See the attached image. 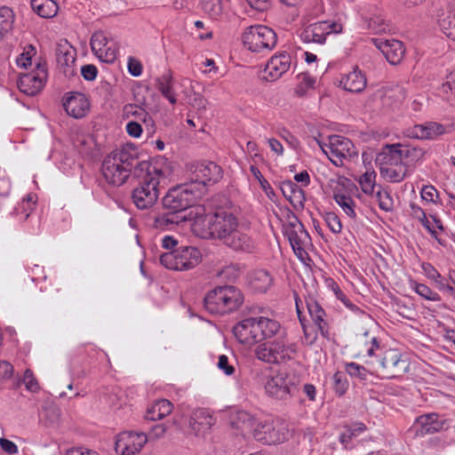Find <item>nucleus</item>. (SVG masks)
Listing matches in <instances>:
<instances>
[{"label": "nucleus", "mask_w": 455, "mask_h": 455, "mask_svg": "<svg viewBox=\"0 0 455 455\" xmlns=\"http://www.w3.org/2000/svg\"><path fill=\"white\" fill-rule=\"evenodd\" d=\"M23 383L25 384L27 390L32 393H36L40 389L38 381L30 369H27L25 371Z\"/></svg>", "instance_id": "e2e57ef3"}, {"label": "nucleus", "mask_w": 455, "mask_h": 455, "mask_svg": "<svg viewBox=\"0 0 455 455\" xmlns=\"http://www.w3.org/2000/svg\"><path fill=\"white\" fill-rule=\"evenodd\" d=\"M213 214L196 217L192 225L194 233L204 239L216 238Z\"/></svg>", "instance_id": "72a5a7b5"}, {"label": "nucleus", "mask_w": 455, "mask_h": 455, "mask_svg": "<svg viewBox=\"0 0 455 455\" xmlns=\"http://www.w3.org/2000/svg\"><path fill=\"white\" fill-rule=\"evenodd\" d=\"M447 132L446 127L436 122L416 124L407 130L408 137L419 140H436Z\"/></svg>", "instance_id": "b1692460"}, {"label": "nucleus", "mask_w": 455, "mask_h": 455, "mask_svg": "<svg viewBox=\"0 0 455 455\" xmlns=\"http://www.w3.org/2000/svg\"><path fill=\"white\" fill-rule=\"evenodd\" d=\"M222 242L235 251L251 253L256 250V242L249 234V231L240 226Z\"/></svg>", "instance_id": "6ab92c4d"}, {"label": "nucleus", "mask_w": 455, "mask_h": 455, "mask_svg": "<svg viewBox=\"0 0 455 455\" xmlns=\"http://www.w3.org/2000/svg\"><path fill=\"white\" fill-rule=\"evenodd\" d=\"M201 251L193 246H181L160 256L161 264L168 269L188 271L202 261Z\"/></svg>", "instance_id": "6e6552de"}, {"label": "nucleus", "mask_w": 455, "mask_h": 455, "mask_svg": "<svg viewBox=\"0 0 455 455\" xmlns=\"http://www.w3.org/2000/svg\"><path fill=\"white\" fill-rule=\"evenodd\" d=\"M295 304H296V310L298 314V317L299 319L300 324L302 326L303 331H304V342L307 345H312L317 339V333L315 331L314 327L307 326L305 323V318L302 316V300L299 299L298 297L295 298Z\"/></svg>", "instance_id": "c03bdc74"}, {"label": "nucleus", "mask_w": 455, "mask_h": 455, "mask_svg": "<svg viewBox=\"0 0 455 455\" xmlns=\"http://www.w3.org/2000/svg\"><path fill=\"white\" fill-rule=\"evenodd\" d=\"M365 363L371 367V375L382 379L399 378L410 370L408 360L395 348H381L374 360H366Z\"/></svg>", "instance_id": "f03ea898"}, {"label": "nucleus", "mask_w": 455, "mask_h": 455, "mask_svg": "<svg viewBox=\"0 0 455 455\" xmlns=\"http://www.w3.org/2000/svg\"><path fill=\"white\" fill-rule=\"evenodd\" d=\"M367 28L375 34H385L392 30V25L385 17L384 11L378 6H371L364 16Z\"/></svg>", "instance_id": "393cba45"}, {"label": "nucleus", "mask_w": 455, "mask_h": 455, "mask_svg": "<svg viewBox=\"0 0 455 455\" xmlns=\"http://www.w3.org/2000/svg\"><path fill=\"white\" fill-rule=\"evenodd\" d=\"M33 11L42 18L51 19L57 15L58 4L53 0H31Z\"/></svg>", "instance_id": "ea45409f"}, {"label": "nucleus", "mask_w": 455, "mask_h": 455, "mask_svg": "<svg viewBox=\"0 0 455 455\" xmlns=\"http://www.w3.org/2000/svg\"><path fill=\"white\" fill-rule=\"evenodd\" d=\"M253 318L256 322V329L260 341L271 339L281 330V324L275 319L266 316H257Z\"/></svg>", "instance_id": "2f4dec72"}, {"label": "nucleus", "mask_w": 455, "mask_h": 455, "mask_svg": "<svg viewBox=\"0 0 455 455\" xmlns=\"http://www.w3.org/2000/svg\"><path fill=\"white\" fill-rule=\"evenodd\" d=\"M202 8L204 12L213 19H217L223 10L220 0H203Z\"/></svg>", "instance_id": "4d7b16f0"}, {"label": "nucleus", "mask_w": 455, "mask_h": 455, "mask_svg": "<svg viewBox=\"0 0 455 455\" xmlns=\"http://www.w3.org/2000/svg\"><path fill=\"white\" fill-rule=\"evenodd\" d=\"M371 42L383 53L391 65H397L403 60L405 48L401 41L371 38Z\"/></svg>", "instance_id": "4be33fe9"}, {"label": "nucleus", "mask_w": 455, "mask_h": 455, "mask_svg": "<svg viewBox=\"0 0 455 455\" xmlns=\"http://www.w3.org/2000/svg\"><path fill=\"white\" fill-rule=\"evenodd\" d=\"M63 107L68 116L79 119L88 113L90 102L84 94L71 92L63 101Z\"/></svg>", "instance_id": "a878e982"}, {"label": "nucleus", "mask_w": 455, "mask_h": 455, "mask_svg": "<svg viewBox=\"0 0 455 455\" xmlns=\"http://www.w3.org/2000/svg\"><path fill=\"white\" fill-rule=\"evenodd\" d=\"M137 160L134 148L122 147L108 154L101 167L106 181L113 186L123 185L131 175V172Z\"/></svg>", "instance_id": "f257e3e1"}, {"label": "nucleus", "mask_w": 455, "mask_h": 455, "mask_svg": "<svg viewBox=\"0 0 455 455\" xmlns=\"http://www.w3.org/2000/svg\"><path fill=\"white\" fill-rule=\"evenodd\" d=\"M376 172L371 167L367 168L358 179V183L362 191L365 195H372L376 187Z\"/></svg>", "instance_id": "49530a36"}, {"label": "nucleus", "mask_w": 455, "mask_h": 455, "mask_svg": "<svg viewBox=\"0 0 455 455\" xmlns=\"http://www.w3.org/2000/svg\"><path fill=\"white\" fill-rule=\"evenodd\" d=\"M317 144L336 166L342 165L344 159H351L357 156L353 142L340 135H331L328 138L327 143L318 140Z\"/></svg>", "instance_id": "1a4fd4ad"}, {"label": "nucleus", "mask_w": 455, "mask_h": 455, "mask_svg": "<svg viewBox=\"0 0 455 455\" xmlns=\"http://www.w3.org/2000/svg\"><path fill=\"white\" fill-rule=\"evenodd\" d=\"M323 220L327 225V227L330 228V230L334 234H339L342 230V224L339 217L332 212H325L323 215Z\"/></svg>", "instance_id": "bf43d9fd"}, {"label": "nucleus", "mask_w": 455, "mask_h": 455, "mask_svg": "<svg viewBox=\"0 0 455 455\" xmlns=\"http://www.w3.org/2000/svg\"><path fill=\"white\" fill-rule=\"evenodd\" d=\"M333 199L350 220H355L357 219V210L359 208L352 196L344 191H337L334 193Z\"/></svg>", "instance_id": "c9c22d12"}, {"label": "nucleus", "mask_w": 455, "mask_h": 455, "mask_svg": "<svg viewBox=\"0 0 455 455\" xmlns=\"http://www.w3.org/2000/svg\"><path fill=\"white\" fill-rule=\"evenodd\" d=\"M57 60L61 66H70L76 60L75 50L70 46H68L66 49L60 47L57 52Z\"/></svg>", "instance_id": "13d9d810"}, {"label": "nucleus", "mask_w": 455, "mask_h": 455, "mask_svg": "<svg viewBox=\"0 0 455 455\" xmlns=\"http://www.w3.org/2000/svg\"><path fill=\"white\" fill-rule=\"evenodd\" d=\"M257 359L270 364H279L292 360L298 353V346L286 337L264 342L255 348Z\"/></svg>", "instance_id": "20e7f679"}, {"label": "nucleus", "mask_w": 455, "mask_h": 455, "mask_svg": "<svg viewBox=\"0 0 455 455\" xmlns=\"http://www.w3.org/2000/svg\"><path fill=\"white\" fill-rule=\"evenodd\" d=\"M367 85L365 74L355 66L347 73L340 75L339 86L350 92H361Z\"/></svg>", "instance_id": "bb28decb"}, {"label": "nucleus", "mask_w": 455, "mask_h": 455, "mask_svg": "<svg viewBox=\"0 0 455 455\" xmlns=\"http://www.w3.org/2000/svg\"><path fill=\"white\" fill-rule=\"evenodd\" d=\"M123 116L125 118H134L133 121H141L143 124H152L153 120L149 114L136 104H127L124 107Z\"/></svg>", "instance_id": "37998d69"}, {"label": "nucleus", "mask_w": 455, "mask_h": 455, "mask_svg": "<svg viewBox=\"0 0 455 455\" xmlns=\"http://www.w3.org/2000/svg\"><path fill=\"white\" fill-rule=\"evenodd\" d=\"M284 235L288 238L294 253L302 258L306 253L305 247L310 242V236L303 224L295 219L284 226Z\"/></svg>", "instance_id": "2eb2a0df"}, {"label": "nucleus", "mask_w": 455, "mask_h": 455, "mask_svg": "<svg viewBox=\"0 0 455 455\" xmlns=\"http://www.w3.org/2000/svg\"><path fill=\"white\" fill-rule=\"evenodd\" d=\"M438 191L433 185H425L420 190V197L427 204H437Z\"/></svg>", "instance_id": "052dcab7"}, {"label": "nucleus", "mask_w": 455, "mask_h": 455, "mask_svg": "<svg viewBox=\"0 0 455 455\" xmlns=\"http://www.w3.org/2000/svg\"><path fill=\"white\" fill-rule=\"evenodd\" d=\"M165 179L164 172L153 166L148 169L143 180L133 189L132 199L139 209H148L155 204L159 196L158 187Z\"/></svg>", "instance_id": "39448f33"}, {"label": "nucleus", "mask_w": 455, "mask_h": 455, "mask_svg": "<svg viewBox=\"0 0 455 455\" xmlns=\"http://www.w3.org/2000/svg\"><path fill=\"white\" fill-rule=\"evenodd\" d=\"M421 269L424 275L431 281H433L436 287L443 291L446 290L449 291H453V287L445 283L444 278L438 272V270L429 262H423L421 264Z\"/></svg>", "instance_id": "79ce46f5"}, {"label": "nucleus", "mask_w": 455, "mask_h": 455, "mask_svg": "<svg viewBox=\"0 0 455 455\" xmlns=\"http://www.w3.org/2000/svg\"><path fill=\"white\" fill-rule=\"evenodd\" d=\"M307 312L323 336L328 335L327 315L321 305L312 297H308L305 300Z\"/></svg>", "instance_id": "c85d7f7f"}, {"label": "nucleus", "mask_w": 455, "mask_h": 455, "mask_svg": "<svg viewBox=\"0 0 455 455\" xmlns=\"http://www.w3.org/2000/svg\"><path fill=\"white\" fill-rule=\"evenodd\" d=\"M411 287L417 294L427 300H441V296L437 292L434 291L431 288H429L427 284L412 282L411 283Z\"/></svg>", "instance_id": "3c124183"}, {"label": "nucleus", "mask_w": 455, "mask_h": 455, "mask_svg": "<svg viewBox=\"0 0 455 455\" xmlns=\"http://www.w3.org/2000/svg\"><path fill=\"white\" fill-rule=\"evenodd\" d=\"M450 419L434 412L420 415L416 419L414 422L416 435L419 436L433 435L443 430H447L450 428Z\"/></svg>", "instance_id": "4468645a"}, {"label": "nucleus", "mask_w": 455, "mask_h": 455, "mask_svg": "<svg viewBox=\"0 0 455 455\" xmlns=\"http://www.w3.org/2000/svg\"><path fill=\"white\" fill-rule=\"evenodd\" d=\"M367 369L364 366L356 363H348L346 364V371L352 378H356L360 380L367 379L369 374H371V367Z\"/></svg>", "instance_id": "864d4df0"}, {"label": "nucleus", "mask_w": 455, "mask_h": 455, "mask_svg": "<svg viewBox=\"0 0 455 455\" xmlns=\"http://www.w3.org/2000/svg\"><path fill=\"white\" fill-rule=\"evenodd\" d=\"M214 230L216 238L223 241L235 228L239 227V223L235 215L225 209H220L213 214Z\"/></svg>", "instance_id": "aec40b11"}, {"label": "nucleus", "mask_w": 455, "mask_h": 455, "mask_svg": "<svg viewBox=\"0 0 455 455\" xmlns=\"http://www.w3.org/2000/svg\"><path fill=\"white\" fill-rule=\"evenodd\" d=\"M342 24L336 21L323 20L312 23L300 33V38L304 43L324 44L326 36L331 33H340Z\"/></svg>", "instance_id": "ddd939ff"}, {"label": "nucleus", "mask_w": 455, "mask_h": 455, "mask_svg": "<svg viewBox=\"0 0 455 455\" xmlns=\"http://www.w3.org/2000/svg\"><path fill=\"white\" fill-rule=\"evenodd\" d=\"M191 187L192 185L186 184L170 189L163 198L164 208L174 213L191 207L200 196V192Z\"/></svg>", "instance_id": "9d476101"}, {"label": "nucleus", "mask_w": 455, "mask_h": 455, "mask_svg": "<svg viewBox=\"0 0 455 455\" xmlns=\"http://www.w3.org/2000/svg\"><path fill=\"white\" fill-rule=\"evenodd\" d=\"M280 189L284 197L293 205L303 204L304 191L295 182L283 180L280 183Z\"/></svg>", "instance_id": "4c0bfd02"}, {"label": "nucleus", "mask_w": 455, "mask_h": 455, "mask_svg": "<svg viewBox=\"0 0 455 455\" xmlns=\"http://www.w3.org/2000/svg\"><path fill=\"white\" fill-rule=\"evenodd\" d=\"M148 441L145 433L125 431L118 435L116 441V451L121 455L139 453Z\"/></svg>", "instance_id": "dca6fc26"}, {"label": "nucleus", "mask_w": 455, "mask_h": 455, "mask_svg": "<svg viewBox=\"0 0 455 455\" xmlns=\"http://www.w3.org/2000/svg\"><path fill=\"white\" fill-rule=\"evenodd\" d=\"M156 86L161 94L174 105L177 103L175 82L171 74H164L156 81Z\"/></svg>", "instance_id": "58836bf2"}, {"label": "nucleus", "mask_w": 455, "mask_h": 455, "mask_svg": "<svg viewBox=\"0 0 455 455\" xmlns=\"http://www.w3.org/2000/svg\"><path fill=\"white\" fill-rule=\"evenodd\" d=\"M438 94L447 100L455 98V69L447 75L446 81L438 88Z\"/></svg>", "instance_id": "8fccbe9b"}, {"label": "nucleus", "mask_w": 455, "mask_h": 455, "mask_svg": "<svg viewBox=\"0 0 455 455\" xmlns=\"http://www.w3.org/2000/svg\"><path fill=\"white\" fill-rule=\"evenodd\" d=\"M233 331L242 344L252 345L260 341L253 317H248L239 322L234 327Z\"/></svg>", "instance_id": "cd10ccee"}, {"label": "nucleus", "mask_w": 455, "mask_h": 455, "mask_svg": "<svg viewBox=\"0 0 455 455\" xmlns=\"http://www.w3.org/2000/svg\"><path fill=\"white\" fill-rule=\"evenodd\" d=\"M241 274L242 267L236 263L226 265L218 272V275L227 281H235Z\"/></svg>", "instance_id": "5fc2aeb1"}, {"label": "nucleus", "mask_w": 455, "mask_h": 455, "mask_svg": "<svg viewBox=\"0 0 455 455\" xmlns=\"http://www.w3.org/2000/svg\"><path fill=\"white\" fill-rule=\"evenodd\" d=\"M334 389L339 395H342L347 389L348 384L342 372H336L333 377Z\"/></svg>", "instance_id": "0e129e2a"}, {"label": "nucleus", "mask_w": 455, "mask_h": 455, "mask_svg": "<svg viewBox=\"0 0 455 455\" xmlns=\"http://www.w3.org/2000/svg\"><path fill=\"white\" fill-rule=\"evenodd\" d=\"M298 84L294 88V94L298 97H303L307 92L314 88L315 84V77L311 76L307 73H301L298 76Z\"/></svg>", "instance_id": "09e8293b"}, {"label": "nucleus", "mask_w": 455, "mask_h": 455, "mask_svg": "<svg viewBox=\"0 0 455 455\" xmlns=\"http://www.w3.org/2000/svg\"><path fill=\"white\" fill-rule=\"evenodd\" d=\"M236 418L238 420V424H241L239 426L241 428H246L251 431L252 433L254 431V428L257 427V424L259 422L253 415L245 411H238L236 413Z\"/></svg>", "instance_id": "6e6d98bb"}, {"label": "nucleus", "mask_w": 455, "mask_h": 455, "mask_svg": "<svg viewBox=\"0 0 455 455\" xmlns=\"http://www.w3.org/2000/svg\"><path fill=\"white\" fill-rule=\"evenodd\" d=\"M172 409V403L167 399L156 401L147 409L145 419L152 421L161 420L170 415Z\"/></svg>", "instance_id": "f704fd0d"}, {"label": "nucleus", "mask_w": 455, "mask_h": 455, "mask_svg": "<svg viewBox=\"0 0 455 455\" xmlns=\"http://www.w3.org/2000/svg\"><path fill=\"white\" fill-rule=\"evenodd\" d=\"M244 47L257 53L272 51L277 43L275 32L264 25H254L244 29L242 35Z\"/></svg>", "instance_id": "0eeeda50"}, {"label": "nucleus", "mask_w": 455, "mask_h": 455, "mask_svg": "<svg viewBox=\"0 0 455 455\" xmlns=\"http://www.w3.org/2000/svg\"><path fill=\"white\" fill-rule=\"evenodd\" d=\"M217 366L228 376L233 375L235 371V367L232 364H230L228 357L225 355H221L219 356Z\"/></svg>", "instance_id": "338daca9"}, {"label": "nucleus", "mask_w": 455, "mask_h": 455, "mask_svg": "<svg viewBox=\"0 0 455 455\" xmlns=\"http://www.w3.org/2000/svg\"><path fill=\"white\" fill-rule=\"evenodd\" d=\"M222 177L221 168L213 162H204L195 165L191 180L200 185L216 183Z\"/></svg>", "instance_id": "5701e85b"}, {"label": "nucleus", "mask_w": 455, "mask_h": 455, "mask_svg": "<svg viewBox=\"0 0 455 455\" xmlns=\"http://www.w3.org/2000/svg\"><path fill=\"white\" fill-rule=\"evenodd\" d=\"M178 220H175L173 212L172 213H166L163 214L155 220V227L157 228H165L169 225H172L174 223H177Z\"/></svg>", "instance_id": "69168bd1"}, {"label": "nucleus", "mask_w": 455, "mask_h": 455, "mask_svg": "<svg viewBox=\"0 0 455 455\" xmlns=\"http://www.w3.org/2000/svg\"><path fill=\"white\" fill-rule=\"evenodd\" d=\"M214 424V419L205 409L195 410L189 419V427L196 435H204Z\"/></svg>", "instance_id": "c756f323"}, {"label": "nucleus", "mask_w": 455, "mask_h": 455, "mask_svg": "<svg viewBox=\"0 0 455 455\" xmlns=\"http://www.w3.org/2000/svg\"><path fill=\"white\" fill-rule=\"evenodd\" d=\"M92 52L102 62L113 63L118 55L117 43L105 31H96L91 38Z\"/></svg>", "instance_id": "f8f14e48"}, {"label": "nucleus", "mask_w": 455, "mask_h": 455, "mask_svg": "<svg viewBox=\"0 0 455 455\" xmlns=\"http://www.w3.org/2000/svg\"><path fill=\"white\" fill-rule=\"evenodd\" d=\"M299 382V376L292 371L277 370L266 377V394L277 400H286L291 395L292 388Z\"/></svg>", "instance_id": "423d86ee"}, {"label": "nucleus", "mask_w": 455, "mask_h": 455, "mask_svg": "<svg viewBox=\"0 0 455 455\" xmlns=\"http://www.w3.org/2000/svg\"><path fill=\"white\" fill-rule=\"evenodd\" d=\"M379 169L382 178L391 183L401 182L407 176V168L404 164L380 166Z\"/></svg>", "instance_id": "a19ab883"}, {"label": "nucleus", "mask_w": 455, "mask_h": 455, "mask_svg": "<svg viewBox=\"0 0 455 455\" xmlns=\"http://www.w3.org/2000/svg\"><path fill=\"white\" fill-rule=\"evenodd\" d=\"M14 23V12L7 7H0V40L12 31Z\"/></svg>", "instance_id": "a18cd8bd"}, {"label": "nucleus", "mask_w": 455, "mask_h": 455, "mask_svg": "<svg viewBox=\"0 0 455 455\" xmlns=\"http://www.w3.org/2000/svg\"><path fill=\"white\" fill-rule=\"evenodd\" d=\"M401 154L400 144L386 145L378 155L376 162L379 163L380 166L403 164Z\"/></svg>", "instance_id": "473e14b6"}, {"label": "nucleus", "mask_w": 455, "mask_h": 455, "mask_svg": "<svg viewBox=\"0 0 455 455\" xmlns=\"http://www.w3.org/2000/svg\"><path fill=\"white\" fill-rule=\"evenodd\" d=\"M379 339L370 331L357 335L354 349L355 356L366 360H374L381 350Z\"/></svg>", "instance_id": "f3484780"}, {"label": "nucleus", "mask_w": 455, "mask_h": 455, "mask_svg": "<svg viewBox=\"0 0 455 455\" xmlns=\"http://www.w3.org/2000/svg\"><path fill=\"white\" fill-rule=\"evenodd\" d=\"M437 23L442 32L455 42V0L438 14Z\"/></svg>", "instance_id": "7c9ffc66"}, {"label": "nucleus", "mask_w": 455, "mask_h": 455, "mask_svg": "<svg viewBox=\"0 0 455 455\" xmlns=\"http://www.w3.org/2000/svg\"><path fill=\"white\" fill-rule=\"evenodd\" d=\"M291 65V55L287 52H280L273 55L265 68L266 79L275 81L285 74Z\"/></svg>", "instance_id": "412c9836"}, {"label": "nucleus", "mask_w": 455, "mask_h": 455, "mask_svg": "<svg viewBox=\"0 0 455 455\" xmlns=\"http://www.w3.org/2000/svg\"><path fill=\"white\" fill-rule=\"evenodd\" d=\"M46 76V70L38 66L36 70L20 76L18 87L24 94L34 96L44 88Z\"/></svg>", "instance_id": "a211bd4d"}, {"label": "nucleus", "mask_w": 455, "mask_h": 455, "mask_svg": "<svg viewBox=\"0 0 455 455\" xmlns=\"http://www.w3.org/2000/svg\"><path fill=\"white\" fill-rule=\"evenodd\" d=\"M243 303V294L235 286L220 285L204 297L205 309L211 314L224 315L237 310Z\"/></svg>", "instance_id": "7ed1b4c3"}, {"label": "nucleus", "mask_w": 455, "mask_h": 455, "mask_svg": "<svg viewBox=\"0 0 455 455\" xmlns=\"http://www.w3.org/2000/svg\"><path fill=\"white\" fill-rule=\"evenodd\" d=\"M377 200L379 207L385 212H391L394 208V200L387 191H378Z\"/></svg>", "instance_id": "680f3d73"}, {"label": "nucleus", "mask_w": 455, "mask_h": 455, "mask_svg": "<svg viewBox=\"0 0 455 455\" xmlns=\"http://www.w3.org/2000/svg\"><path fill=\"white\" fill-rule=\"evenodd\" d=\"M249 283L253 290L265 292L271 287L273 278L267 270L256 269L251 273Z\"/></svg>", "instance_id": "e433bc0d"}, {"label": "nucleus", "mask_w": 455, "mask_h": 455, "mask_svg": "<svg viewBox=\"0 0 455 455\" xmlns=\"http://www.w3.org/2000/svg\"><path fill=\"white\" fill-rule=\"evenodd\" d=\"M288 435L287 426L279 419L259 422L253 431V437L267 445L284 442Z\"/></svg>", "instance_id": "9b49d317"}, {"label": "nucleus", "mask_w": 455, "mask_h": 455, "mask_svg": "<svg viewBox=\"0 0 455 455\" xmlns=\"http://www.w3.org/2000/svg\"><path fill=\"white\" fill-rule=\"evenodd\" d=\"M127 68L133 76H140L142 74L143 67L141 62L134 57H129L127 60Z\"/></svg>", "instance_id": "774afa93"}, {"label": "nucleus", "mask_w": 455, "mask_h": 455, "mask_svg": "<svg viewBox=\"0 0 455 455\" xmlns=\"http://www.w3.org/2000/svg\"><path fill=\"white\" fill-rule=\"evenodd\" d=\"M324 12V4L323 0H308L305 7V16L307 20L318 18Z\"/></svg>", "instance_id": "603ef678"}, {"label": "nucleus", "mask_w": 455, "mask_h": 455, "mask_svg": "<svg viewBox=\"0 0 455 455\" xmlns=\"http://www.w3.org/2000/svg\"><path fill=\"white\" fill-rule=\"evenodd\" d=\"M400 150L402 153L403 164L406 168L421 160L423 156V151L420 148L400 144Z\"/></svg>", "instance_id": "de8ad7c7"}]
</instances>
